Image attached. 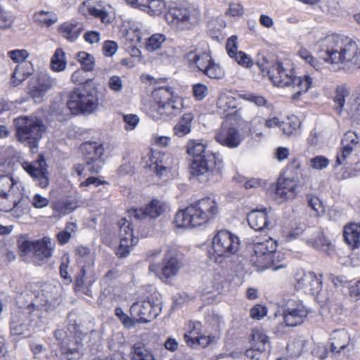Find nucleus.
<instances>
[{
    "mask_svg": "<svg viewBox=\"0 0 360 360\" xmlns=\"http://www.w3.org/2000/svg\"><path fill=\"white\" fill-rule=\"evenodd\" d=\"M347 105L351 117L360 122V86L356 88L354 98L347 101Z\"/></svg>",
    "mask_w": 360,
    "mask_h": 360,
    "instance_id": "nucleus-42",
    "label": "nucleus"
},
{
    "mask_svg": "<svg viewBox=\"0 0 360 360\" xmlns=\"http://www.w3.org/2000/svg\"><path fill=\"white\" fill-rule=\"evenodd\" d=\"M240 245L239 237L236 234L225 229L218 231L212 238L211 257L221 263L224 258L236 254Z\"/></svg>",
    "mask_w": 360,
    "mask_h": 360,
    "instance_id": "nucleus-14",
    "label": "nucleus"
},
{
    "mask_svg": "<svg viewBox=\"0 0 360 360\" xmlns=\"http://www.w3.org/2000/svg\"><path fill=\"white\" fill-rule=\"evenodd\" d=\"M344 239L346 243L352 248H358L360 246V224L349 223L345 226L343 230Z\"/></svg>",
    "mask_w": 360,
    "mask_h": 360,
    "instance_id": "nucleus-37",
    "label": "nucleus"
},
{
    "mask_svg": "<svg viewBox=\"0 0 360 360\" xmlns=\"http://www.w3.org/2000/svg\"><path fill=\"white\" fill-rule=\"evenodd\" d=\"M311 343L303 339H297L288 345V351L293 356L297 357L308 352Z\"/></svg>",
    "mask_w": 360,
    "mask_h": 360,
    "instance_id": "nucleus-43",
    "label": "nucleus"
},
{
    "mask_svg": "<svg viewBox=\"0 0 360 360\" xmlns=\"http://www.w3.org/2000/svg\"><path fill=\"white\" fill-rule=\"evenodd\" d=\"M160 310V304L146 300L134 302L130 308V313L137 321L147 323L156 318Z\"/></svg>",
    "mask_w": 360,
    "mask_h": 360,
    "instance_id": "nucleus-25",
    "label": "nucleus"
},
{
    "mask_svg": "<svg viewBox=\"0 0 360 360\" xmlns=\"http://www.w3.org/2000/svg\"><path fill=\"white\" fill-rule=\"evenodd\" d=\"M164 248H156L148 252L147 259L150 262L149 270L153 273H158V264L156 262L161 257V253H164Z\"/></svg>",
    "mask_w": 360,
    "mask_h": 360,
    "instance_id": "nucleus-51",
    "label": "nucleus"
},
{
    "mask_svg": "<svg viewBox=\"0 0 360 360\" xmlns=\"http://www.w3.org/2000/svg\"><path fill=\"white\" fill-rule=\"evenodd\" d=\"M119 229L120 246L117 250V255L120 257H126L131 249L139 242V238L134 235L131 223L123 218L117 224Z\"/></svg>",
    "mask_w": 360,
    "mask_h": 360,
    "instance_id": "nucleus-22",
    "label": "nucleus"
},
{
    "mask_svg": "<svg viewBox=\"0 0 360 360\" xmlns=\"http://www.w3.org/2000/svg\"><path fill=\"white\" fill-rule=\"evenodd\" d=\"M188 154L193 157L191 174L204 182L221 179L224 162L219 154L206 152L207 143L202 140H191L186 146Z\"/></svg>",
    "mask_w": 360,
    "mask_h": 360,
    "instance_id": "nucleus-3",
    "label": "nucleus"
},
{
    "mask_svg": "<svg viewBox=\"0 0 360 360\" xmlns=\"http://www.w3.org/2000/svg\"><path fill=\"white\" fill-rule=\"evenodd\" d=\"M181 267V263L177 258V249L172 246L164 248V257L162 265H158V273H154L161 280L166 281L167 279L175 276Z\"/></svg>",
    "mask_w": 360,
    "mask_h": 360,
    "instance_id": "nucleus-20",
    "label": "nucleus"
},
{
    "mask_svg": "<svg viewBox=\"0 0 360 360\" xmlns=\"http://www.w3.org/2000/svg\"><path fill=\"white\" fill-rule=\"evenodd\" d=\"M79 12L84 15L89 14L99 18L102 22L109 24L115 18V13L110 5L95 7L91 6V1H84L79 6Z\"/></svg>",
    "mask_w": 360,
    "mask_h": 360,
    "instance_id": "nucleus-29",
    "label": "nucleus"
},
{
    "mask_svg": "<svg viewBox=\"0 0 360 360\" xmlns=\"http://www.w3.org/2000/svg\"><path fill=\"white\" fill-rule=\"evenodd\" d=\"M349 96V91L345 86H339L336 90V95L335 97V102L338 103L340 108H342L346 101V98Z\"/></svg>",
    "mask_w": 360,
    "mask_h": 360,
    "instance_id": "nucleus-61",
    "label": "nucleus"
},
{
    "mask_svg": "<svg viewBox=\"0 0 360 360\" xmlns=\"http://www.w3.org/2000/svg\"><path fill=\"white\" fill-rule=\"evenodd\" d=\"M226 50L230 58H232L240 51H238V37L236 35L231 36L226 41Z\"/></svg>",
    "mask_w": 360,
    "mask_h": 360,
    "instance_id": "nucleus-64",
    "label": "nucleus"
},
{
    "mask_svg": "<svg viewBox=\"0 0 360 360\" xmlns=\"http://www.w3.org/2000/svg\"><path fill=\"white\" fill-rule=\"evenodd\" d=\"M80 150L86 161L88 172L98 174L103 165V145L101 142L86 141L81 145Z\"/></svg>",
    "mask_w": 360,
    "mask_h": 360,
    "instance_id": "nucleus-18",
    "label": "nucleus"
},
{
    "mask_svg": "<svg viewBox=\"0 0 360 360\" xmlns=\"http://www.w3.org/2000/svg\"><path fill=\"white\" fill-rule=\"evenodd\" d=\"M82 30V25L76 21L66 22L59 27L60 33L69 41H75Z\"/></svg>",
    "mask_w": 360,
    "mask_h": 360,
    "instance_id": "nucleus-39",
    "label": "nucleus"
},
{
    "mask_svg": "<svg viewBox=\"0 0 360 360\" xmlns=\"http://www.w3.org/2000/svg\"><path fill=\"white\" fill-rule=\"evenodd\" d=\"M249 132L255 139H261L264 137L262 131L263 120L259 116H255L250 124Z\"/></svg>",
    "mask_w": 360,
    "mask_h": 360,
    "instance_id": "nucleus-48",
    "label": "nucleus"
},
{
    "mask_svg": "<svg viewBox=\"0 0 360 360\" xmlns=\"http://www.w3.org/2000/svg\"><path fill=\"white\" fill-rule=\"evenodd\" d=\"M134 8H139L150 15H159L165 9L164 0H125Z\"/></svg>",
    "mask_w": 360,
    "mask_h": 360,
    "instance_id": "nucleus-34",
    "label": "nucleus"
},
{
    "mask_svg": "<svg viewBox=\"0 0 360 360\" xmlns=\"http://www.w3.org/2000/svg\"><path fill=\"white\" fill-rule=\"evenodd\" d=\"M313 79L309 75L300 77H296L295 75L290 85L294 89V94L291 96L292 100H298L303 94L307 93L311 87Z\"/></svg>",
    "mask_w": 360,
    "mask_h": 360,
    "instance_id": "nucleus-36",
    "label": "nucleus"
},
{
    "mask_svg": "<svg viewBox=\"0 0 360 360\" xmlns=\"http://www.w3.org/2000/svg\"><path fill=\"white\" fill-rule=\"evenodd\" d=\"M359 142V137L354 131H349L345 134L342 140V150L336 156V165H340L343 163L357 146Z\"/></svg>",
    "mask_w": 360,
    "mask_h": 360,
    "instance_id": "nucleus-33",
    "label": "nucleus"
},
{
    "mask_svg": "<svg viewBox=\"0 0 360 360\" xmlns=\"http://www.w3.org/2000/svg\"><path fill=\"white\" fill-rule=\"evenodd\" d=\"M235 179L239 183L243 184L246 189L257 188L264 186V182L258 178H251L247 179L243 176L235 177Z\"/></svg>",
    "mask_w": 360,
    "mask_h": 360,
    "instance_id": "nucleus-57",
    "label": "nucleus"
},
{
    "mask_svg": "<svg viewBox=\"0 0 360 360\" xmlns=\"http://www.w3.org/2000/svg\"><path fill=\"white\" fill-rule=\"evenodd\" d=\"M21 165L39 186L42 188L48 186L49 179L47 165L42 155H39L36 161L33 162H23Z\"/></svg>",
    "mask_w": 360,
    "mask_h": 360,
    "instance_id": "nucleus-24",
    "label": "nucleus"
},
{
    "mask_svg": "<svg viewBox=\"0 0 360 360\" xmlns=\"http://www.w3.org/2000/svg\"><path fill=\"white\" fill-rule=\"evenodd\" d=\"M24 245L33 250L34 262L39 266H41L49 261L55 249V243L48 236H44L41 239L33 242H26Z\"/></svg>",
    "mask_w": 360,
    "mask_h": 360,
    "instance_id": "nucleus-23",
    "label": "nucleus"
},
{
    "mask_svg": "<svg viewBox=\"0 0 360 360\" xmlns=\"http://www.w3.org/2000/svg\"><path fill=\"white\" fill-rule=\"evenodd\" d=\"M218 213V204L214 198H202L178 210L174 224L180 229L198 227L212 220Z\"/></svg>",
    "mask_w": 360,
    "mask_h": 360,
    "instance_id": "nucleus-4",
    "label": "nucleus"
},
{
    "mask_svg": "<svg viewBox=\"0 0 360 360\" xmlns=\"http://www.w3.org/2000/svg\"><path fill=\"white\" fill-rule=\"evenodd\" d=\"M201 323L199 322H188L186 325L184 339L187 345L191 347L195 346V340L201 334Z\"/></svg>",
    "mask_w": 360,
    "mask_h": 360,
    "instance_id": "nucleus-41",
    "label": "nucleus"
},
{
    "mask_svg": "<svg viewBox=\"0 0 360 360\" xmlns=\"http://www.w3.org/2000/svg\"><path fill=\"white\" fill-rule=\"evenodd\" d=\"M299 181L293 177H282L278 181L276 189V198L281 201L292 200L300 192Z\"/></svg>",
    "mask_w": 360,
    "mask_h": 360,
    "instance_id": "nucleus-27",
    "label": "nucleus"
},
{
    "mask_svg": "<svg viewBox=\"0 0 360 360\" xmlns=\"http://www.w3.org/2000/svg\"><path fill=\"white\" fill-rule=\"evenodd\" d=\"M34 19L42 26L50 27L58 21V16L53 12L40 11L34 13Z\"/></svg>",
    "mask_w": 360,
    "mask_h": 360,
    "instance_id": "nucleus-45",
    "label": "nucleus"
},
{
    "mask_svg": "<svg viewBox=\"0 0 360 360\" xmlns=\"http://www.w3.org/2000/svg\"><path fill=\"white\" fill-rule=\"evenodd\" d=\"M15 19V15L11 12L0 7V30L11 28Z\"/></svg>",
    "mask_w": 360,
    "mask_h": 360,
    "instance_id": "nucleus-52",
    "label": "nucleus"
},
{
    "mask_svg": "<svg viewBox=\"0 0 360 360\" xmlns=\"http://www.w3.org/2000/svg\"><path fill=\"white\" fill-rule=\"evenodd\" d=\"M99 105V100L96 89L82 86L76 88L70 94L67 106L73 114H91Z\"/></svg>",
    "mask_w": 360,
    "mask_h": 360,
    "instance_id": "nucleus-11",
    "label": "nucleus"
},
{
    "mask_svg": "<svg viewBox=\"0 0 360 360\" xmlns=\"http://www.w3.org/2000/svg\"><path fill=\"white\" fill-rule=\"evenodd\" d=\"M308 205L315 212V215L320 217L325 212L324 206L321 200L315 195H308L307 196Z\"/></svg>",
    "mask_w": 360,
    "mask_h": 360,
    "instance_id": "nucleus-53",
    "label": "nucleus"
},
{
    "mask_svg": "<svg viewBox=\"0 0 360 360\" xmlns=\"http://www.w3.org/2000/svg\"><path fill=\"white\" fill-rule=\"evenodd\" d=\"M18 140L27 143L31 152L34 153L38 148V142L45 130V127L35 117H20L15 120Z\"/></svg>",
    "mask_w": 360,
    "mask_h": 360,
    "instance_id": "nucleus-10",
    "label": "nucleus"
},
{
    "mask_svg": "<svg viewBox=\"0 0 360 360\" xmlns=\"http://www.w3.org/2000/svg\"><path fill=\"white\" fill-rule=\"evenodd\" d=\"M8 57L14 63L20 64L24 63L30 54L25 49H15L7 53Z\"/></svg>",
    "mask_w": 360,
    "mask_h": 360,
    "instance_id": "nucleus-55",
    "label": "nucleus"
},
{
    "mask_svg": "<svg viewBox=\"0 0 360 360\" xmlns=\"http://www.w3.org/2000/svg\"><path fill=\"white\" fill-rule=\"evenodd\" d=\"M216 105L218 113L227 117V120L232 121L236 119L233 116L234 112H231V110L236 109L238 106L232 92L226 90L221 91Z\"/></svg>",
    "mask_w": 360,
    "mask_h": 360,
    "instance_id": "nucleus-32",
    "label": "nucleus"
},
{
    "mask_svg": "<svg viewBox=\"0 0 360 360\" xmlns=\"http://www.w3.org/2000/svg\"><path fill=\"white\" fill-rule=\"evenodd\" d=\"M66 65L65 52L62 49H57L51 58V70L54 72H61L65 69Z\"/></svg>",
    "mask_w": 360,
    "mask_h": 360,
    "instance_id": "nucleus-47",
    "label": "nucleus"
},
{
    "mask_svg": "<svg viewBox=\"0 0 360 360\" xmlns=\"http://www.w3.org/2000/svg\"><path fill=\"white\" fill-rule=\"evenodd\" d=\"M34 298L30 297L27 307H19L13 313L11 320V333L13 336L27 337L30 334L32 323L37 326L45 323L49 314L53 310V302L57 289L52 285H34L32 288Z\"/></svg>",
    "mask_w": 360,
    "mask_h": 360,
    "instance_id": "nucleus-2",
    "label": "nucleus"
},
{
    "mask_svg": "<svg viewBox=\"0 0 360 360\" xmlns=\"http://www.w3.org/2000/svg\"><path fill=\"white\" fill-rule=\"evenodd\" d=\"M77 58L84 70L91 71L94 69L95 60L92 55L85 51H80L77 53Z\"/></svg>",
    "mask_w": 360,
    "mask_h": 360,
    "instance_id": "nucleus-50",
    "label": "nucleus"
},
{
    "mask_svg": "<svg viewBox=\"0 0 360 360\" xmlns=\"http://www.w3.org/2000/svg\"><path fill=\"white\" fill-rule=\"evenodd\" d=\"M167 204L158 199L153 198L142 208H136L131 211V215L139 220L145 218L156 219L167 210Z\"/></svg>",
    "mask_w": 360,
    "mask_h": 360,
    "instance_id": "nucleus-26",
    "label": "nucleus"
},
{
    "mask_svg": "<svg viewBox=\"0 0 360 360\" xmlns=\"http://www.w3.org/2000/svg\"><path fill=\"white\" fill-rule=\"evenodd\" d=\"M307 37L326 52V57L318 60L305 48L299 51L300 57L316 70L321 71L324 63H341L360 68V46L356 40L341 34H328L323 29L313 30Z\"/></svg>",
    "mask_w": 360,
    "mask_h": 360,
    "instance_id": "nucleus-1",
    "label": "nucleus"
},
{
    "mask_svg": "<svg viewBox=\"0 0 360 360\" xmlns=\"http://www.w3.org/2000/svg\"><path fill=\"white\" fill-rule=\"evenodd\" d=\"M282 309L283 322L288 327L301 325L309 313L308 307L302 300L296 298L285 300Z\"/></svg>",
    "mask_w": 360,
    "mask_h": 360,
    "instance_id": "nucleus-17",
    "label": "nucleus"
},
{
    "mask_svg": "<svg viewBox=\"0 0 360 360\" xmlns=\"http://www.w3.org/2000/svg\"><path fill=\"white\" fill-rule=\"evenodd\" d=\"M277 243L270 237H256L252 244L250 263L257 271L271 269L274 271L285 269L284 255L276 251Z\"/></svg>",
    "mask_w": 360,
    "mask_h": 360,
    "instance_id": "nucleus-6",
    "label": "nucleus"
},
{
    "mask_svg": "<svg viewBox=\"0 0 360 360\" xmlns=\"http://www.w3.org/2000/svg\"><path fill=\"white\" fill-rule=\"evenodd\" d=\"M20 187L18 181L0 169V211L10 212L15 219H20L30 210Z\"/></svg>",
    "mask_w": 360,
    "mask_h": 360,
    "instance_id": "nucleus-5",
    "label": "nucleus"
},
{
    "mask_svg": "<svg viewBox=\"0 0 360 360\" xmlns=\"http://www.w3.org/2000/svg\"><path fill=\"white\" fill-rule=\"evenodd\" d=\"M34 72L33 64L30 61L18 64L11 74L10 83L13 86H18L31 76Z\"/></svg>",
    "mask_w": 360,
    "mask_h": 360,
    "instance_id": "nucleus-35",
    "label": "nucleus"
},
{
    "mask_svg": "<svg viewBox=\"0 0 360 360\" xmlns=\"http://www.w3.org/2000/svg\"><path fill=\"white\" fill-rule=\"evenodd\" d=\"M269 211L266 208H257L251 210L247 219L250 227L257 231L270 230L273 226L269 220Z\"/></svg>",
    "mask_w": 360,
    "mask_h": 360,
    "instance_id": "nucleus-30",
    "label": "nucleus"
},
{
    "mask_svg": "<svg viewBox=\"0 0 360 360\" xmlns=\"http://www.w3.org/2000/svg\"><path fill=\"white\" fill-rule=\"evenodd\" d=\"M234 123H229L230 120L224 122L218 129L214 135L215 141L220 145L233 149L238 148L245 138L246 132L243 127L247 126L246 122L242 117L241 109L234 110Z\"/></svg>",
    "mask_w": 360,
    "mask_h": 360,
    "instance_id": "nucleus-8",
    "label": "nucleus"
},
{
    "mask_svg": "<svg viewBox=\"0 0 360 360\" xmlns=\"http://www.w3.org/2000/svg\"><path fill=\"white\" fill-rule=\"evenodd\" d=\"M165 16L172 27L180 30H187L198 24L200 12L198 8L191 6L174 5L168 8Z\"/></svg>",
    "mask_w": 360,
    "mask_h": 360,
    "instance_id": "nucleus-12",
    "label": "nucleus"
},
{
    "mask_svg": "<svg viewBox=\"0 0 360 360\" xmlns=\"http://www.w3.org/2000/svg\"><path fill=\"white\" fill-rule=\"evenodd\" d=\"M252 345L260 351H266L269 349V338L262 330L257 328L252 330Z\"/></svg>",
    "mask_w": 360,
    "mask_h": 360,
    "instance_id": "nucleus-40",
    "label": "nucleus"
},
{
    "mask_svg": "<svg viewBox=\"0 0 360 360\" xmlns=\"http://www.w3.org/2000/svg\"><path fill=\"white\" fill-rule=\"evenodd\" d=\"M300 124L301 122L300 119L297 116L292 115L288 116L287 122L282 120V124L279 129L282 131L283 134L290 136L300 128Z\"/></svg>",
    "mask_w": 360,
    "mask_h": 360,
    "instance_id": "nucleus-44",
    "label": "nucleus"
},
{
    "mask_svg": "<svg viewBox=\"0 0 360 360\" xmlns=\"http://www.w3.org/2000/svg\"><path fill=\"white\" fill-rule=\"evenodd\" d=\"M55 336L60 342L62 360H76L82 356V333L78 330L77 326L71 325L67 328V330H57Z\"/></svg>",
    "mask_w": 360,
    "mask_h": 360,
    "instance_id": "nucleus-9",
    "label": "nucleus"
},
{
    "mask_svg": "<svg viewBox=\"0 0 360 360\" xmlns=\"http://www.w3.org/2000/svg\"><path fill=\"white\" fill-rule=\"evenodd\" d=\"M330 348L335 354L348 355L353 350L349 333L345 329L335 330L330 335Z\"/></svg>",
    "mask_w": 360,
    "mask_h": 360,
    "instance_id": "nucleus-28",
    "label": "nucleus"
},
{
    "mask_svg": "<svg viewBox=\"0 0 360 360\" xmlns=\"http://www.w3.org/2000/svg\"><path fill=\"white\" fill-rule=\"evenodd\" d=\"M292 283L296 290L312 295L319 292L322 285L321 276L301 269L295 273Z\"/></svg>",
    "mask_w": 360,
    "mask_h": 360,
    "instance_id": "nucleus-21",
    "label": "nucleus"
},
{
    "mask_svg": "<svg viewBox=\"0 0 360 360\" xmlns=\"http://www.w3.org/2000/svg\"><path fill=\"white\" fill-rule=\"evenodd\" d=\"M194 117L192 112H187L179 117L177 123L173 127L174 135L179 138L188 135L191 131Z\"/></svg>",
    "mask_w": 360,
    "mask_h": 360,
    "instance_id": "nucleus-38",
    "label": "nucleus"
},
{
    "mask_svg": "<svg viewBox=\"0 0 360 360\" xmlns=\"http://www.w3.org/2000/svg\"><path fill=\"white\" fill-rule=\"evenodd\" d=\"M257 64L262 72L266 73L274 86L285 87L291 85L295 73L290 65L269 60L265 57L259 59Z\"/></svg>",
    "mask_w": 360,
    "mask_h": 360,
    "instance_id": "nucleus-13",
    "label": "nucleus"
},
{
    "mask_svg": "<svg viewBox=\"0 0 360 360\" xmlns=\"http://www.w3.org/2000/svg\"><path fill=\"white\" fill-rule=\"evenodd\" d=\"M153 105L148 114L153 120L174 117L181 112L183 99L169 86L159 87L152 93Z\"/></svg>",
    "mask_w": 360,
    "mask_h": 360,
    "instance_id": "nucleus-7",
    "label": "nucleus"
},
{
    "mask_svg": "<svg viewBox=\"0 0 360 360\" xmlns=\"http://www.w3.org/2000/svg\"><path fill=\"white\" fill-rule=\"evenodd\" d=\"M56 84L55 79L47 72H41L29 81L27 94L35 102L40 103L46 93Z\"/></svg>",
    "mask_w": 360,
    "mask_h": 360,
    "instance_id": "nucleus-19",
    "label": "nucleus"
},
{
    "mask_svg": "<svg viewBox=\"0 0 360 360\" xmlns=\"http://www.w3.org/2000/svg\"><path fill=\"white\" fill-rule=\"evenodd\" d=\"M123 122L124 123V129L126 131H132L138 126L140 118L135 114H127L123 115Z\"/></svg>",
    "mask_w": 360,
    "mask_h": 360,
    "instance_id": "nucleus-59",
    "label": "nucleus"
},
{
    "mask_svg": "<svg viewBox=\"0 0 360 360\" xmlns=\"http://www.w3.org/2000/svg\"><path fill=\"white\" fill-rule=\"evenodd\" d=\"M165 40V36L162 34H153L147 39L145 48L148 51H155L161 47Z\"/></svg>",
    "mask_w": 360,
    "mask_h": 360,
    "instance_id": "nucleus-49",
    "label": "nucleus"
},
{
    "mask_svg": "<svg viewBox=\"0 0 360 360\" xmlns=\"http://www.w3.org/2000/svg\"><path fill=\"white\" fill-rule=\"evenodd\" d=\"M304 240L308 245L314 249L330 254L331 243L329 240L323 236L321 229L309 228L306 234L304 236Z\"/></svg>",
    "mask_w": 360,
    "mask_h": 360,
    "instance_id": "nucleus-31",
    "label": "nucleus"
},
{
    "mask_svg": "<svg viewBox=\"0 0 360 360\" xmlns=\"http://www.w3.org/2000/svg\"><path fill=\"white\" fill-rule=\"evenodd\" d=\"M310 167L316 170H323L326 169L329 163V160L323 155H317L311 158L309 161Z\"/></svg>",
    "mask_w": 360,
    "mask_h": 360,
    "instance_id": "nucleus-58",
    "label": "nucleus"
},
{
    "mask_svg": "<svg viewBox=\"0 0 360 360\" xmlns=\"http://www.w3.org/2000/svg\"><path fill=\"white\" fill-rule=\"evenodd\" d=\"M231 58L239 65L245 68H250L253 65L252 58L248 54L241 51L235 54Z\"/></svg>",
    "mask_w": 360,
    "mask_h": 360,
    "instance_id": "nucleus-56",
    "label": "nucleus"
},
{
    "mask_svg": "<svg viewBox=\"0 0 360 360\" xmlns=\"http://www.w3.org/2000/svg\"><path fill=\"white\" fill-rule=\"evenodd\" d=\"M222 278L219 274L210 273L205 278V283L207 284V292H211L213 290L219 288Z\"/></svg>",
    "mask_w": 360,
    "mask_h": 360,
    "instance_id": "nucleus-54",
    "label": "nucleus"
},
{
    "mask_svg": "<svg viewBox=\"0 0 360 360\" xmlns=\"http://www.w3.org/2000/svg\"><path fill=\"white\" fill-rule=\"evenodd\" d=\"M189 67L202 72L211 79H221L224 76L223 68L212 58L210 53L195 49L186 54Z\"/></svg>",
    "mask_w": 360,
    "mask_h": 360,
    "instance_id": "nucleus-15",
    "label": "nucleus"
},
{
    "mask_svg": "<svg viewBox=\"0 0 360 360\" xmlns=\"http://www.w3.org/2000/svg\"><path fill=\"white\" fill-rule=\"evenodd\" d=\"M148 155L146 167L157 177L168 179L175 175L178 160L171 155L152 151Z\"/></svg>",
    "mask_w": 360,
    "mask_h": 360,
    "instance_id": "nucleus-16",
    "label": "nucleus"
},
{
    "mask_svg": "<svg viewBox=\"0 0 360 360\" xmlns=\"http://www.w3.org/2000/svg\"><path fill=\"white\" fill-rule=\"evenodd\" d=\"M208 88L205 84L198 83L193 86V94L198 101L203 100L208 95Z\"/></svg>",
    "mask_w": 360,
    "mask_h": 360,
    "instance_id": "nucleus-60",
    "label": "nucleus"
},
{
    "mask_svg": "<svg viewBox=\"0 0 360 360\" xmlns=\"http://www.w3.org/2000/svg\"><path fill=\"white\" fill-rule=\"evenodd\" d=\"M30 202L35 209H42L49 205L50 200L41 194L36 193L32 196Z\"/></svg>",
    "mask_w": 360,
    "mask_h": 360,
    "instance_id": "nucleus-62",
    "label": "nucleus"
},
{
    "mask_svg": "<svg viewBox=\"0 0 360 360\" xmlns=\"http://www.w3.org/2000/svg\"><path fill=\"white\" fill-rule=\"evenodd\" d=\"M120 32L122 35L125 36L126 39L131 43L137 44L141 42L143 34L139 27L134 25L127 28V26L124 25Z\"/></svg>",
    "mask_w": 360,
    "mask_h": 360,
    "instance_id": "nucleus-46",
    "label": "nucleus"
},
{
    "mask_svg": "<svg viewBox=\"0 0 360 360\" xmlns=\"http://www.w3.org/2000/svg\"><path fill=\"white\" fill-rule=\"evenodd\" d=\"M308 229L309 228H307V226L304 223L296 224L294 226H292L291 229L288 233L289 239L291 240L297 238L304 233L305 235Z\"/></svg>",
    "mask_w": 360,
    "mask_h": 360,
    "instance_id": "nucleus-63",
    "label": "nucleus"
}]
</instances>
